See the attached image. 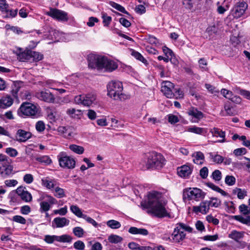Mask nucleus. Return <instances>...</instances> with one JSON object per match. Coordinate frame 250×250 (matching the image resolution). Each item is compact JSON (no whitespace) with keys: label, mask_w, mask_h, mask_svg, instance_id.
I'll return each mask as SVG.
<instances>
[{"label":"nucleus","mask_w":250,"mask_h":250,"mask_svg":"<svg viewBox=\"0 0 250 250\" xmlns=\"http://www.w3.org/2000/svg\"><path fill=\"white\" fill-rule=\"evenodd\" d=\"M59 165L64 168L73 169L76 165V161L74 158L67 155L65 152H61L58 155Z\"/></svg>","instance_id":"obj_8"},{"label":"nucleus","mask_w":250,"mask_h":250,"mask_svg":"<svg viewBox=\"0 0 250 250\" xmlns=\"http://www.w3.org/2000/svg\"><path fill=\"white\" fill-rule=\"evenodd\" d=\"M192 169L187 165H185L177 168V173L179 176L184 178H188L191 174Z\"/></svg>","instance_id":"obj_19"},{"label":"nucleus","mask_w":250,"mask_h":250,"mask_svg":"<svg viewBox=\"0 0 250 250\" xmlns=\"http://www.w3.org/2000/svg\"><path fill=\"white\" fill-rule=\"evenodd\" d=\"M31 136L32 134L30 132L20 129L17 130L15 138L18 142L22 143L26 142L31 138Z\"/></svg>","instance_id":"obj_14"},{"label":"nucleus","mask_w":250,"mask_h":250,"mask_svg":"<svg viewBox=\"0 0 250 250\" xmlns=\"http://www.w3.org/2000/svg\"><path fill=\"white\" fill-rule=\"evenodd\" d=\"M73 232L76 236L80 238L83 236L84 230L81 227H77L73 228Z\"/></svg>","instance_id":"obj_50"},{"label":"nucleus","mask_w":250,"mask_h":250,"mask_svg":"<svg viewBox=\"0 0 250 250\" xmlns=\"http://www.w3.org/2000/svg\"><path fill=\"white\" fill-rule=\"evenodd\" d=\"M232 194L237 196L239 199H243L247 196V191L245 189L235 188L232 191Z\"/></svg>","instance_id":"obj_27"},{"label":"nucleus","mask_w":250,"mask_h":250,"mask_svg":"<svg viewBox=\"0 0 250 250\" xmlns=\"http://www.w3.org/2000/svg\"><path fill=\"white\" fill-rule=\"evenodd\" d=\"M107 89L108 95L115 100H122L124 99V95L122 94L123 85L120 81H112L110 82L107 85Z\"/></svg>","instance_id":"obj_4"},{"label":"nucleus","mask_w":250,"mask_h":250,"mask_svg":"<svg viewBox=\"0 0 250 250\" xmlns=\"http://www.w3.org/2000/svg\"><path fill=\"white\" fill-rule=\"evenodd\" d=\"M31 58L36 62L39 61L42 59L43 55L37 52L30 51Z\"/></svg>","instance_id":"obj_46"},{"label":"nucleus","mask_w":250,"mask_h":250,"mask_svg":"<svg viewBox=\"0 0 250 250\" xmlns=\"http://www.w3.org/2000/svg\"><path fill=\"white\" fill-rule=\"evenodd\" d=\"M233 218L241 222L242 224L250 226V216L248 215L246 217H243L241 215L234 216Z\"/></svg>","instance_id":"obj_33"},{"label":"nucleus","mask_w":250,"mask_h":250,"mask_svg":"<svg viewBox=\"0 0 250 250\" xmlns=\"http://www.w3.org/2000/svg\"><path fill=\"white\" fill-rule=\"evenodd\" d=\"M166 205L163 195L161 192L152 191L147 194V201L142 202L141 205L143 209L148 208V213L160 218L170 217L165 206Z\"/></svg>","instance_id":"obj_1"},{"label":"nucleus","mask_w":250,"mask_h":250,"mask_svg":"<svg viewBox=\"0 0 250 250\" xmlns=\"http://www.w3.org/2000/svg\"><path fill=\"white\" fill-rule=\"evenodd\" d=\"M239 209L240 212L244 215H248L250 213V208L245 204L241 205L239 207Z\"/></svg>","instance_id":"obj_54"},{"label":"nucleus","mask_w":250,"mask_h":250,"mask_svg":"<svg viewBox=\"0 0 250 250\" xmlns=\"http://www.w3.org/2000/svg\"><path fill=\"white\" fill-rule=\"evenodd\" d=\"M54 195L58 198H62L65 196L64 190L59 187V184L56 185L53 189Z\"/></svg>","instance_id":"obj_32"},{"label":"nucleus","mask_w":250,"mask_h":250,"mask_svg":"<svg viewBox=\"0 0 250 250\" xmlns=\"http://www.w3.org/2000/svg\"><path fill=\"white\" fill-rule=\"evenodd\" d=\"M146 166L148 169H160L166 164V160L160 153L156 152L149 153L147 156Z\"/></svg>","instance_id":"obj_3"},{"label":"nucleus","mask_w":250,"mask_h":250,"mask_svg":"<svg viewBox=\"0 0 250 250\" xmlns=\"http://www.w3.org/2000/svg\"><path fill=\"white\" fill-rule=\"evenodd\" d=\"M16 191L18 195L25 202H29L32 201V195L25 189V188L20 187L17 188Z\"/></svg>","instance_id":"obj_15"},{"label":"nucleus","mask_w":250,"mask_h":250,"mask_svg":"<svg viewBox=\"0 0 250 250\" xmlns=\"http://www.w3.org/2000/svg\"><path fill=\"white\" fill-rule=\"evenodd\" d=\"M102 18L104 26H108L112 21V18L108 16L106 13H104L102 14Z\"/></svg>","instance_id":"obj_52"},{"label":"nucleus","mask_w":250,"mask_h":250,"mask_svg":"<svg viewBox=\"0 0 250 250\" xmlns=\"http://www.w3.org/2000/svg\"><path fill=\"white\" fill-rule=\"evenodd\" d=\"M128 232L133 234H140L142 235H147L148 232L147 229L143 228H137L132 227L129 228Z\"/></svg>","instance_id":"obj_29"},{"label":"nucleus","mask_w":250,"mask_h":250,"mask_svg":"<svg viewBox=\"0 0 250 250\" xmlns=\"http://www.w3.org/2000/svg\"><path fill=\"white\" fill-rule=\"evenodd\" d=\"M225 205L227 208V211L229 213H234L235 210V205L232 201L225 202Z\"/></svg>","instance_id":"obj_45"},{"label":"nucleus","mask_w":250,"mask_h":250,"mask_svg":"<svg viewBox=\"0 0 250 250\" xmlns=\"http://www.w3.org/2000/svg\"><path fill=\"white\" fill-rule=\"evenodd\" d=\"M72 237L67 234L57 236V241L62 243H69L72 241Z\"/></svg>","instance_id":"obj_40"},{"label":"nucleus","mask_w":250,"mask_h":250,"mask_svg":"<svg viewBox=\"0 0 250 250\" xmlns=\"http://www.w3.org/2000/svg\"><path fill=\"white\" fill-rule=\"evenodd\" d=\"M210 157L214 162L217 164L222 163L224 160V158L221 155L218 154L213 155L212 153L210 154Z\"/></svg>","instance_id":"obj_48"},{"label":"nucleus","mask_w":250,"mask_h":250,"mask_svg":"<svg viewBox=\"0 0 250 250\" xmlns=\"http://www.w3.org/2000/svg\"><path fill=\"white\" fill-rule=\"evenodd\" d=\"M12 163L11 160L7 156L0 154V168L6 167L8 165H11Z\"/></svg>","instance_id":"obj_31"},{"label":"nucleus","mask_w":250,"mask_h":250,"mask_svg":"<svg viewBox=\"0 0 250 250\" xmlns=\"http://www.w3.org/2000/svg\"><path fill=\"white\" fill-rule=\"evenodd\" d=\"M12 220L15 222L24 225L26 223V219L21 216L15 215L12 218Z\"/></svg>","instance_id":"obj_56"},{"label":"nucleus","mask_w":250,"mask_h":250,"mask_svg":"<svg viewBox=\"0 0 250 250\" xmlns=\"http://www.w3.org/2000/svg\"><path fill=\"white\" fill-rule=\"evenodd\" d=\"M211 177L215 181H219L222 178L221 172L219 170H215L212 173Z\"/></svg>","instance_id":"obj_57"},{"label":"nucleus","mask_w":250,"mask_h":250,"mask_svg":"<svg viewBox=\"0 0 250 250\" xmlns=\"http://www.w3.org/2000/svg\"><path fill=\"white\" fill-rule=\"evenodd\" d=\"M30 58V51L21 53L18 56V59L21 62H25L28 61Z\"/></svg>","instance_id":"obj_38"},{"label":"nucleus","mask_w":250,"mask_h":250,"mask_svg":"<svg viewBox=\"0 0 250 250\" xmlns=\"http://www.w3.org/2000/svg\"><path fill=\"white\" fill-rule=\"evenodd\" d=\"M35 160L44 165H49L52 162L51 158L47 155L37 156L35 157Z\"/></svg>","instance_id":"obj_30"},{"label":"nucleus","mask_w":250,"mask_h":250,"mask_svg":"<svg viewBox=\"0 0 250 250\" xmlns=\"http://www.w3.org/2000/svg\"><path fill=\"white\" fill-rule=\"evenodd\" d=\"M247 8L248 4L246 2L239 1L235 4L232 9L231 14L234 18H239L244 14Z\"/></svg>","instance_id":"obj_10"},{"label":"nucleus","mask_w":250,"mask_h":250,"mask_svg":"<svg viewBox=\"0 0 250 250\" xmlns=\"http://www.w3.org/2000/svg\"><path fill=\"white\" fill-rule=\"evenodd\" d=\"M106 225L112 229H118L121 226V223L115 220H110L106 222Z\"/></svg>","instance_id":"obj_39"},{"label":"nucleus","mask_w":250,"mask_h":250,"mask_svg":"<svg viewBox=\"0 0 250 250\" xmlns=\"http://www.w3.org/2000/svg\"><path fill=\"white\" fill-rule=\"evenodd\" d=\"M192 157H193V161L195 164L197 165H202L203 164L204 161V154L200 152H195Z\"/></svg>","instance_id":"obj_28"},{"label":"nucleus","mask_w":250,"mask_h":250,"mask_svg":"<svg viewBox=\"0 0 250 250\" xmlns=\"http://www.w3.org/2000/svg\"><path fill=\"white\" fill-rule=\"evenodd\" d=\"M45 14L58 21H67L68 20L66 12L56 8H50Z\"/></svg>","instance_id":"obj_11"},{"label":"nucleus","mask_w":250,"mask_h":250,"mask_svg":"<svg viewBox=\"0 0 250 250\" xmlns=\"http://www.w3.org/2000/svg\"><path fill=\"white\" fill-rule=\"evenodd\" d=\"M108 3L111 6L115 8L119 11L125 14H128L127 12L125 10V8L120 4L112 1H109Z\"/></svg>","instance_id":"obj_41"},{"label":"nucleus","mask_w":250,"mask_h":250,"mask_svg":"<svg viewBox=\"0 0 250 250\" xmlns=\"http://www.w3.org/2000/svg\"><path fill=\"white\" fill-rule=\"evenodd\" d=\"M59 84V83L51 80H48L43 82V86L53 89H56V87L58 86Z\"/></svg>","instance_id":"obj_36"},{"label":"nucleus","mask_w":250,"mask_h":250,"mask_svg":"<svg viewBox=\"0 0 250 250\" xmlns=\"http://www.w3.org/2000/svg\"><path fill=\"white\" fill-rule=\"evenodd\" d=\"M53 213L55 214H59L61 216H64L67 213V207L65 206L60 209L54 210Z\"/></svg>","instance_id":"obj_59"},{"label":"nucleus","mask_w":250,"mask_h":250,"mask_svg":"<svg viewBox=\"0 0 250 250\" xmlns=\"http://www.w3.org/2000/svg\"><path fill=\"white\" fill-rule=\"evenodd\" d=\"M13 103V100L10 96L2 97L0 99V108L5 109L10 107Z\"/></svg>","instance_id":"obj_23"},{"label":"nucleus","mask_w":250,"mask_h":250,"mask_svg":"<svg viewBox=\"0 0 250 250\" xmlns=\"http://www.w3.org/2000/svg\"><path fill=\"white\" fill-rule=\"evenodd\" d=\"M108 240L110 243L117 244L122 242L123 238L119 235L111 234L108 237Z\"/></svg>","instance_id":"obj_42"},{"label":"nucleus","mask_w":250,"mask_h":250,"mask_svg":"<svg viewBox=\"0 0 250 250\" xmlns=\"http://www.w3.org/2000/svg\"><path fill=\"white\" fill-rule=\"evenodd\" d=\"M60 34L61 33L58 31L51 29V30L49 31V38L52 40L58 41L59 39L58 38Z\"/></svg>","instance_id":"obj_51"},{"label":"nucleus","mask_w":250,"mask_h":250,"mask_svg":"<svg viewBox=\"0 0 250 250\" xmlns=\"http://www.w3.org/2000/svg\"><path fill=\"white\" fill-rule=\"evenodd\" d=\"M174 85L169 81H164L161 84V91L168 98H172L174 97Z\"/></svg>","instance_id":"obj_12"},{"label":"nucleus","mask_w":250,"mask_h":250,"mask_svg":"<svg viewBox=\"0 0 250 250\" xmlns=\"http://www.w3.org/2000/svg\"><path fill=\"white\" fill-rule=\"evenodd\" d=\"M18 113L21 117H35L38 113V108L31 103H25L21 105Z\"/></svg>","instance_id":"obj_7"},{"label":"nucleus","mask_w":250,"mask_h":250,"mask_svg":"<svg viewBox=\"0 0 250 250\" xmlns=\"http://www.w3.org/2000/svg\"><path fill=\"white\" fill-rule=\"evenodd\" d=\"M224 111H222V115L224 116H231L233 115V112L231 110V107L229 104H225L224 105Z\"/></svg>","instance_id":"obj_49"},{"label":"nucleus","mask_w":250,"mask_h":250,"mask_svg":"<svg viewBox=\"0 0 250 250\" xmlns=\"http://www.w3.org/2000/svg\"><path fill=\"white\" fill-rule=\"evenodd\" d=\"M132 55L136 59L140 61L145 64L147 63V61L144 58V57L139 52L136 51H133Z\"/></svg>","instance_id":"obj_58"},{"label":"nucleus","mask_w":250,"mask_h":250,"mask_svg":"<svg viewBox=\"0 0 250 250\" xmlns=\"http://www.w3.org/2000/svg\"><path fill=\"white\" fill-rule=\"evenodd\" d=\"M96 99V95L93 93L80 94L75 96L74 103L77 104H81L84 106H90Z\"/></svg>","instance_id":"obj_9"},{"label":"nucleus","mask_w":250,"mask_h":250,"mask_svg":"<svg viewBox=\"0 0 250 250\" xmlns=\"http://www.w3.org/2000/svg\"><path fill=\"white\" fill-rule=\"evenodd\" d=\"M5 27L7 30H10L18 35L22 32L21 29L17 26H10V25L7 24L6 25Z\"/></svg>","instance_id":"obj_64"},{"label":"nucleus","mask_w":250,"mask_h":250,"mask_svg":"<svg viewBox=\"0 0 250 250\" xmlns=\"http://www.w3.org/2000/svg\"><path fill=\"white\" fill-rule=\"evenodd\" d=\"M70 209L73 213L78 217L83 218L84 215L82 213L81 209L77 205L71 206Z\"/></svg>","instance_id":"obj_35"},{"label":"nucleus","mask_w":250,"mask_h":250,"mask_svg":"<svg viewBox=\"0 0 250 250\" xmlns=\"http://www.w3.org/2000/svg\"><path fill=\"white\" fill-rule=\"evenodd\" d=\"M41 212H47L51 208V205L46 201H42L40 203Z\"/></svg>","instance_id":"obj_44"},{"label":"nucleus","mask_w":250,"mask_h":250,"mask_svg":"<svg viewBox=\"0 0 250 250\" xmlns=\"http://www.w3.org/2000/svg\"><path fill=\"white\" fill-rule=\"evenodd\" d=\"M41 181L43 187L51 190H53L56 185H58V183L56 180L48 177L42 179Z\"/></svg>","instance_id":"obj_21"},{"label":"nucleus","mask_w":250,"mask_h":250,"mask_svg":"<svg viewBox=\"0 0 250 250\" xmlns=\"http://www.w3.org/2000/svg\"><path fill=\"white\" fill-rule=\"evenodd\" d=\"M192 229L184 224H180L174 229L172 234L173 242L179 243L183 241L186 237V231L191 232Z\"/></svg>","instance_id":"obj_6"},{"label":"nucleus","mask_w":250,"mask_h":250,"mask_svg":"<svg viewBox=\"0 0 250 250\" xmlns=\"http://www.w3.org/2000/svg\"><path fill=\"white\" fill-rule=\"evenodd\" d=\"M213 136L216 137H220L222 139L218 141L220 143H223L225 140V132L220 130L217 128H213L210 131Z\"/></svg>","instance_id":"obj_25"},{"label":"nucleus","mask_w":250,"mask_h":250,"mask_svg":"<svg viewBox=\"0 0 250 250\" xmlns=\"http://www.w3.org/2000/svg\"><path fill=\"white\" fill-rule=\"evenodd\" d=\"M221 93L224 97L230 100L233 95L232 92L231 91L228 90L226 89H222L221 90Z\"/></svg>","instance_id":"obj_62"},{"label":"nucleus","mask_w":250,"mask_h":250,"mask_svg":"<svg viewBox=\"0 0 250 250\" xmlns=\"http://www.w3.org/2000/svg\"><path fill=\"white\" fill-rule=\"evenodd\" d=\"M206 185L207 187L212 189V190L221 193L222 195H227V193L226 191L220 188L218 186L215 185L214 184L210 182H208L206 183Z\"/></svg>","instance_id":"obj_37"},{"label":"nucleus","mask_w":250,"mask_h":250,"mask_svg":"<svg viewBox=\"0 0 250 250\" xmlns=\"http://www.w3.org/2000/svg\"><path fill=\"white\" fill-rule=\"evenodd\" d=\"M245 232L244 231H238L236 230H232L229 234V237L233 239L236 242H239L244 236Z\"/></svg>","instance_id":"obj_26"},{"label":"nucleus","mask_w":250,"mask_h":250,"mask_svg":"<svg viewBox=\"0 0 250 250\" xmlns=\"http://www.w3.org/2000/svg\"><path fill=\"white\" fill-rule=\"evenodd\" d=\"M18 10H8L7 9V11H5L4 13L5 14L4 16L6 18H14L17 15Z\"/></svg>","instance_id":"obj_55"},{"label":"nucleus","mask_w":250,"mask_h":250,"mask_svg":"<svg viewBox=\"0 0 250 250\" xmlns=\"http://www.w3.org/2000/svg\"><path fill=\"white\" fill-rule=\"evenodd\" d=\"M38 98L47 103H53L55 101L54 95L49 91H42L36 94Z\"/></svg>","instance_id":"obj_16"},{"label":"nucleus","mask_w":250,"mask_h":250,"mask_svg":"<svg viewBox=\"0 0 250 250\" xmlns=\"http://www.w3.org/2000/svg\"><path fill=\"white\" fill-rule=\"evenodd\" d=\"M206 193L201 189L197 188H187L183 190V199L199 201L203 200Z\"/></svg>","instance_id":"obj_5"},{"label":"nucleus","mask_w":250,"mask_h":250,"mask_svg":"<svg viewBox=\"0 0 250 250\" xmlns=\"http://www.w3.org/2000/svg\"><path fill=\"white\" fill-rule=\"evenodd\" d=\"M67 115L74 119H80L83 115V112L80 109L74 108H69L66 111Z\"/></svg>","instance_id":"obj_24"},{"label":"nucleus","mask_w":250,"mask_h":250,"mask_svg":"<svg viewBox=\"0 0 250 250\" xmlns=\"http://www.w3.org/2000/svg\"><path fill=\"white\" fill-rule=\"evenodd\" d=\"M69 220L65 217H56L53 221V224L56 225V228H63L68 226L69 224Z\"/></svg>","instance_id":"obj_22"},{"label":"nucleus","mask_w":250,"mask_h":250,"mask_svg":"<svg viewBox=\"0 0 250 250\" xmlns=\"http://www.w3.org/2000/svg\"><path fill=\"white\" fill-rule=\"evenodd\" d=\"M69 148L72 151L78 154H83L84 150L83 146L75 144L70 145Z\"/></svg>","instance_id":"obj_34"},{"label":"nucleus","mask_w":250,"mask_h":250,"mask_svg":"<svg viewBox=\"0 0 250 250\" xmlns=\"http://www.w3.org/2000/svg\"><path fill=\"white\" fill-rule=\"evenodd\" d=\"M208 206L212 207L217 208L221 204V201L220 200L216 198H211L209 201H208Z\"/></svg>","instance_id":"obj_47"},{"label":"nucleus","mask_w":250,"mask_h":250,"mask_svg":"<svg viewBox=\"0 0 250 250\" xmlns=\"http://www.w3.org/2000/svg\"><path fill=\"white\" fill-rule=\"evenodd\" d=\"M74 248L77 250H83L85 245L83 242L80 240L77 241L74 243Z\"/></svg>","instance_id":"obj_63"},{"label":"nucleus","mask_w":250,"mask_h":250,"mask_svg":"<svg viewBox=\"0 0 250 250\" xmlns=\"http://www.w3.org/2000/svg\"><path fill=\"white\" fill-rule=\"evenodd\" d=\"M88 66L92 69L112 72L118 67L117 63L107 57L91 54L88 56Z\"/></svg>","instance_id":"obj_2"},{"label":"nucleus","mask_w":250,"mask_h":250,"mask_svg":"<svg viewBox=\"0 0 250 250\" xmlns=\"http://www.w3.org/2000/svg\"><path fill=\"white\" fill-rule=\"evenodd\" d=\"M57 130L60 134L66 139H69L74 136L73 128L70 126H60Z\"/></svg>","instance_id":"obj_17"},{"label":"nucleus","mask_w":250,"mask_h":250,"mask_svg":"<svg viewBox=\"0 0 250 250\" xmlns=\"http://www.w3.org/2000/svg\"><path fill=\"white\" fill-rule=\"evenodd\" d=\"M188 114L192 117L191 120L192 123H198L204 117L203 113L194 107H191L188 110Z\"/></svg>","instance_id":"obj_18"},{"label":"nucleus","mask_w":250,"mask_h":250,"mask_svg":"<svg viewBox=\"0 0 250 250\" xmlns=\"http://www.w3.org/2000/svg\"><path fill=\"white\" fill-rule=\"evenodd\" d=\"M18 182L15 179L6 180L4 181L5 186L6 187H14L17 185Z\"/></svg>","instance_id":"obj_61"},{"label":"nucleus","mask_w":250,"mask_h":250,"mask_svg":"<svg viewBox=\"0 0 250 250\" xmlns=\"http://www.w3.org/2000/svg\"><path fill=\"white\" fill-rule=\"evenodd\" d=\"M225 182L227 185L231 186L235 184L236 179L233 176L227 175L225 178Z\"/></svg>","instance_id":"obj_53"},{"label":"nucleus","mask_w":250,"mask_h":250,"mask_svg":"<svg viewBox=\"0 0 250 250\" xmlns=\"http://www.w3.org/2000/svg\"><path fill=\"white\" fill-rule=\"evenodd\" d=\"M5 152L12 157H15L18 154L17 150L12 147H8L6 148Z\"/></svg>","instance_id":"obj_60"},{"label":"nucleus","mask_w":250,"mask_h":250,"mask_svg":"<svg viewBox=\"0 0 250 250\" xmlns=\"http://www.w3.org/2000/svg\"><path fill=\"white\" fill-rule=\"evenodd\" d=\"M14 174L13 167L11 164L0 168V174L3 178L10 177Z\"/></svg>","instance_id":"obj_20"},{"label":"nucleus","mask_w":250,"mask_h":250,"mask_svg":"<svg viewBox=\"0 0 250 250\" xmlns=\"http://www.w3.org/2000/svg\"><path fill=\"white\" fill-rule=\"evenodd\" d=\"M209 208L208 200H205L200 203L199 206H195L192 207V211L196 214L199 213L206 214L209 211Z\"/></svg>","instance_id":"obj_13"},{"label":"nucleus","mask_w":250,"mask_h":250,"mask_svg":"<svg viewBox=\"0 0 250 250\" xmlns=\"http://www.w3.org/2000/svg\"><path fill=\"white\" fill-rule=\"evenodd\" d=\"M188 131L197 134H202L204 133L205 129L196 126H192L188 127Z\"/></svg>","instance_id":"obj_43"}]
</instances>
